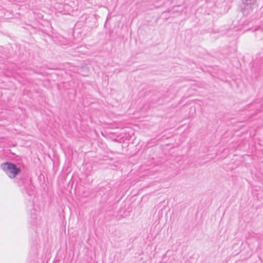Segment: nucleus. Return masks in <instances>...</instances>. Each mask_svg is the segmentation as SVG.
I'll use <instances>...</instances> for the list:
<instances>
[{"label":"nucleus","instance_id":"f257e3e1","mask_svg":"<svg viewBox=\"0 0 263 263\" xmlns=\"http://www.w3.org/2000/svg\"><path fill=\"white\" fill-rule=\"evenodd\" d=\"M1 166L10 178H14L21 172L20 168L11 162L4 163Z\"/></svg>","mask_w":263,"mask_h":263}]
</instances>
